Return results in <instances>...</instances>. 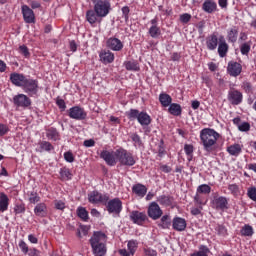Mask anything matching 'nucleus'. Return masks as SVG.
Wrapping results in <instances>:
<instances>
[{"label": "nucleus", "mask_w": 256, "mask_h": 256, "mask_svg": "<svg viewBox=\"0 0 256 256\" xmlns=\"http://www.w3.org/2000/svg\"><path fill=\"white\" fill-rule=\"evenodd\" d=\"M106 47L111 51H121L123 49V42L119 38L111 37L106 41Z\"/></svg>", "instance_id": "18"}, {"label": "nucleus", "mask_w": 256, "mask_h": 256, "mask_svg": "<svg viewBox=\"0 0 256 256\" xmlns=\"http://www.w3.org/2000/svg\"><path fill=\"white\" fill-rule=\"evenodd\" d=\"M23 19L26 23H35V12L27 5H22L21 7Z\"/></svg>", "instance_id": "17"}, {"label": "nucleus", "mask_w": 256, "mask_h": 256, "mask_svg": "<svg viewBox=\"0 0 256 256\" xmlns=\"http://www.w3.org/2000/svg\"><path fill=\"white\" fill-rule=\"evenodd\" d=\"M10 81L16 87H23L25 82L27 81V77H25V75L23 74L12 73L10 75Z\"/></svg>", "instance_id": "19"}, {"label": "nucleus", "mask_w": 256, "mask_h": 256, "mask_svg": "<svg viewBox=\"0 0 256 256\" xmlns=\"http://www.w3.org/2000/svg\"><path fill=\"white\" fill-rule=\"evenodd\" d=\"M19 49H20V53L26 58H29L31 56V53H29V48H27V46L22 45L19 47Z\"/></svg>", "instance_id": "56"}, {"label": "nucleus", "mask_w": 256, "mask_h": 256, "mask_svg": "<svg viewBox=\"0 0 256 256\" xmlns=\"http://www.w3.org/2000/svg\"><path fill=\"white\" fill-rule=\"evenodd\" d=\"M128 251L131 255H135V251H137L138 243L136 240H130L127 244Z\"/></svg>", "instance_id": "44"}, {"label": "nucleus", "mask_w": 256, "mask_h": 256, "mask_svg": "<svg viewBox=\"0 0 256 256\" xmlns=\"http://www.w3.org/2000/svg\"><path fill=\"white\" fill-rule=\"evenodd\" d=\"M117 161L120 163V165H124L126 167H133V165L137 163L133 153L125 150L124 148L117 149Z\"/></svg>", "instance_id": "3"}, {"label": "nucleus", "mask_w": 256, "mask_h": 256, "mask_svg": "<svg viewBox=\"0 0 256 256\" xmlns=\"http://www.w3.org/2000/svg\"><path fill=\"white\" fill-rule=\"evenodd\" d=\"M55 207L56 209L63 211V209H65V202L61 200L55 201Z\"/></svg>", "instance_id": "63"}, {"label": "nucleus", "mask_w": 256, "mask_h": 256, "mask_svg": "<svg viewBox=\"0 0 256 256\" xmlns=\"http://www.w3.org/2000/svg\"><path fill=\"white\" fill-rule=\"evenodd\" d=\"M18 246L21 249L22 253H24V255H27V253H29V246L25 241L20 240Z\"/></svg>", "instance_id": "51"}, {"label": "nucleus", "mask_w": 256, "mask_h": 256, "mask_svg": "<svg viewBox=\"0 0 256 256\" xmlns=\"http://www.w3.org/2000/svg\"><path fill=\"white\" fill-rule=\"evenodd\" d=\"M68 116L70 119H75V121H85L87 119V111L81 106H74L68 110Z\"/></svg>", "instance_id": "8"}, {"label": "nucleus", "mask_w": 256, "mask_h": 256, "mask_svg": "<svg viewBox=\"0 0 256 256\" xmlns=\"http://www.w3.org/2000/svg\"><path fill=\"white\" fill-rule=\"evenodd\" d=\"M137 121L142 127H147V126L151 125V116H149V114H147V112L142 111V112H140Z\"/></svg>", "instance_id": "27"}, {"label": "nucleus", "mask_w": 256, "mask_h": 256, "mask_svg": "<svg viewBox=\"0 0 256 256\" xmlns=\"http://www.w3.org/2000/svg\"><path fill=\"white\" fill-rule=\"evenodd\" d=\"M158 203L160 205H164L165 207H169L173 204V197L171 196H166V195H161L157 198Z\"/></svg>", "instance_id": "33"}, {"label": "nucleus", "mask_w": 256, "mask_h": 256, "mask_svg": "<svg viewBox=\"0 0 256 256\" xmlns=\"http://www.w3.org/2000/svg\"><path fill=\"white\" fill-rule=\"evenodd\" d=\"M130 138L134 143V147H143V140H141V136L137 133H133Z\"/></svg>", "instance_id": "42"}, {"label": "nucleus", "mask_w": 256, "mask_h": 256, "mask_svg": "<svg viewBox=\"0 0 256 256\" xmlns=\"http://www.w3.org/2000/svg\"><path fill=\"white\" fill-rule=\"evenodd\" d=\"M77 215L82 221H89V212L84 207L77 208Z\"/></svg>", "instance_id": "37"}, {"label": "nucleus", "mask_w": 256, "mask_h": 256, "mask_svg": "<svg viewBox=\"0 0 256 256\" xmlns=\"http://www.w3.org/2000/svg\"><path fill=\"white\" fill-rule=\"evenodd\" d=\"M94 256L107 255V235L103 232H94L89 239Z\"/></svg>", "instance_id": "2"}, {"label": "nucleus", "mask_w": 256, "mask_h": 256, "mask_svg": "<svg viewBox=\"0 0 256 256\" xmlns=\"http://www.w3.org/2000/svg\"><path fill=\"white\" fill-rule=\"evenodd\" d=\"M24 93H27L29 97H39V81L35 79H27L22 87Z\"/></svg>", "instance_id": "5"}, {"label": "nucleus", "mask_w": 256, "mask_h": 256, "mask_svg": "<svg viewBox=\"0 0 256 256\" xmlns=\"http://www.w3.org/2000/svg\"><path fill=\"white\" fill-rule=\"evenodd\" d=\"M99 57H100V61H102L104 65L113 63V61H115V54H113V52L109 50L108 51L103 50L102 52H100Z\"/></svg>", "instance_id": "22"}, {"label": "nucleus", "mask_w": 256, "mask_h": 256, "mask_svg": "<svg viewBox=\"0 0 256 256\" xmlns=\"http://www.w3.org/2000/svg\"><path fill=\"white\" fill-rule=\"evenodd\" d=\"M46 137L51 141H59V132L56 128H50L46 132Z\"/></svg>", "instance_id": "35"}, {"label": "nucleus", "mask_w": 256, "mask_h": 256, "mask_svg": "<svg viewBox=\"0 0 256 256\" xmlns=\"http://www.w3.org/2000/svg\"><path fill=\"white\" fill-rule=\"evenodd\" d=\"M130 219L136 225H143V223H145V221H149V217L147 216V213L139 212L137 210H133L130 213Z\"/></svg>", "instance_id": "15"}, {"label": "nucleus", "mask_w": 256, "mask_h": 256, "mask_svg": "<svg viewBox=\"0 0 256 256\" xmlns=\"http://www.w3.org/2000/svg\"><path fill=\"white\" fill-rule=\"evenodd\" d=\"M140 114L141 112H139L137 109H130L128 112H126V116L130 121H135V119L138 120Z\"/></svg>", "instance_id": "40"}, {"label": "nucleus", "mask_w": 256, "mask_h": 256, "mask_svg": "<svg viewBox=\"0 0 256 256\" xmlns=\"http://www.w3.org/2000/svg\"><path fill=\"white\" fill-rule=\"evenodd\" d=\"M64 159L67 161V163H73V161H75V157L73 156L72 152H65Z\"/></svg>", "instance_id": "57"}, {"label": "nucleus", "mask_w": 256, "mask_h": 256, "mask_svg": "<svg viewBox=\"0 0 256 256\" xmlns=\"http://www.w3.org/2000/svg\"><path fill=\"white\" fill-rule=\"evenodd\" d=\"M228 101L231 105H241L243 103V93L235 88H230L228 91Z\"/></svg>", "instance_id": "12"}, {"label": "nucleus", "mask_w": 256, "mask_h": 256, "mask_svg": "<svg viewBox=\"0 0 256 256\" xmlns=\"http://www.w3.org/2000/svg\"><path fill=\"white\" fill-rule=\"evenodd\" d=\"M168 112L170 115H174V117H179V115L182 113L181 105L172 103L168 108Z\"/></svg>", "instance_id": "32"}, {"label": "nucleus", "mask_w": 256, "mask_h": 256, "mask_svg": "<svg viewBox=\"0 0 256 256\" xmlns=\"http://www.w3.org/2000/svg\"><path fill=\"white\" fill-rule=\"evenodd\" d=\"M243 71V66L239 62L230 61L228 63L227 72L231 77H239Z\"/></svg>", "instance_id": "16"}, {"label": "nucleus", "mask_w": 256, "mask_h": 256, "mask_svg": "<svg viewBox=\"0 0 256 256\" xmlns=\"http://www.w3.org/2000/svg\"><path fill=\"white\" fill-rule=\"evenodd\" d=\"M100 158L105 161L107 165L110 167H115L117 165V150L116 151H109V150H103L100 153Z\"/></svg>", "instance_id": "9"}, {"label": "nucleus", "mask_w": 256, "mask_h": 256, "mask_svg": "<svg viewBox=\"0 0 256 256\" xmlns=\"http://www.w3.org/2000/svg\"><path fill=\"white\" fill-rule=\"evenodd\" d=\"M144 256H157V251L153 249H145Z\"/></svg>", "instance_id": "64"}, {"label": "nucleus", "mask_w": 256, "mask_h": 256, "mask_svg": "<svg viewBox=\"0 0 256 256\" xmlns=\"http://www.w3.org/2000/svg\"><path fill=\"white\" fill-rule=\"evenodd\" d=\"M132 193H134V195H137V197H145V195H147V186L138 183L132 186Z\"/></svg>", "instance_id": "24"}, {"label": "nucleus", "mask_w": 256, "mask_h": 256, "mask_svg": "<svg viewBox=\"0 0 256 256\" xmlns=\"http://www.w3.org/2000/svg\"><path fill=\"white\" fill-rule=\"evenodd\" d=\"M34 213L37 217H47V204H37L34 208Z\"/></svg>", "instance_id": "29"}, {"label": "nucleus", "mask_w": 256, "mask_h": 256, "mask_svg": "<svg viewBox=\"0 0 256 256\" xmlns=\"http://www.w3.org/2000/svg\"><path fill=\"white\" fill-rule=\"evenodd\" d=\"M125 67L127 71H139V65L135 61L125 62Z\"/></svg>", "instance_id": "43"}, {"label": "nucleus", "mask_w": 256, "mask_h": 256, "mask_svg": "<svg viewBox=\"0 0 256 256\" xmlns=\"http://www.w3.org/2000/svg\"><path fill=\"white\" fill-rule=\"evenodd\" d=\"M40 148L42 149V151H53V145L51 144V142L48 141H42L40 143Z\"/></svg>", "instance_id": "48"}, {"label": "nucleus", "mask_w": 256, "mask_h": 256, "mask_svg": "<svg viewBox=\"0 0 256 256\" xmlns=\"http://www.w3.org/2000/svg\"><path fill=\"white\" fill-rule=\"evenodd\" d=\"M39 250L37 248H28L27 255L28 256H39Z\"/></svg>", "instance_id": "62"}, {"label": "nucleus", "mask_w": 256, "mask_h": 256, "mask_svg": "<svg viewBox=\"0 0 256 256\" xmlns=\"http://www.w3.org/2000/svg\"><path fill=\"white\" fill-rule=\"evenodd\" d=\"M93 9L97 11L102 17H107L112 11L110 0H91Z\"/></svg>", "instance_id": "4"}, {"label": "nucleus", "mask_w": 256, "mask_h": 256, "mask_svg": "<svg viewBox=\"0 0 256 256\" xmlns=\"http://www.w3.org/2000/svg\"><path fill=\"white\" fill-rule=\"evenodd\" d=\"M219 45H218V55L219 57H227V53L229 51V45L227 44V42L225 41V38L223 36H221L219 38Z\"/></svg>", "instance_id": "23"}, {"label": "nucleus", "mask_w": 256, "mask_h": 256, "mask_svg": "<svg viewBox=\"0 0 256 256\" xmlns=\"http://www.w3.org/2000/svg\"><path fill=\"white\" fill-rule=\"evenodd\" d=\"M180 21L184 25H187V23H189V21H191V14L184 13V14L180 15Z\"/></svg>", "instance_id": "53"}, {"label": "nucleus", "mask_w": 256, "mask_h": 256, "mask_svg": "<svg viewBox=\"0 0 256 256\" xmlns=\"http://www.w3.org/2000/svg\"><path fill=\"white\" fill-rule=\"evenodd\" d=\"M56 104L58 105L59 109H61V111H65V109H67V104H65V100L63 99H57Z\"/></svg>", "instance_id": "60"}, {"label": "nucleus", "mask_w": 256, "mask_h": 256, "mask_svg": "<svg viewBox=\"0 0 256 256\" xmlns=\"http://www.w3.org/2000/svg\"><path fill=\"white\" fill-rule=\"evenodd\" d=\"M104 17L95 8L86 11V20L90 25L94 26L96 23H101Z\"/></svg>", "instance_id": "14"}, {"label": "nucleus", "mask_w": 256, "mask_h": 256, "mask_svg": "<svg viewBox=\"0 0 256 256\" xmlns=\"http://www.w3.org/2000/svg\"><path fill=\"white\" fill-rule=\"evenodd\" d=\"M221 135L211 128H204L200 131L201 145L206 153H213L217 149V140Z\"/></svg>", "instance_id": "1"}, {"label": "nucleus", "mask_w": 256, "mask_h": 256, "mask_svg": "<svg viewBox=\"0 0 256 256\" xmlns=\"http://www.w3.org/2000/svg\"><path fill=\"white\" fill-rule=\"evenodd\" d=\"M212 207L217 209V211H225L229 209V200L225 196H214Z\"/></svg>", "instance_id": "10"}, {"label": "nucleus", "mask_w": 256, "mask_h": 256, "mask_svg": "<svg viewBox=\"0 0 256 256\" xmlns=\"http://www.w3.org/2000/svg\"><path fill=\"white\" fill-rule=\"evenodd\" d=\"M228 189L232 193V195H237V193H239V186H237V184H230L228 186Z\"/></svg>", "instance_id": "59"}, {"label": "nucleus", "mask_w": 256, "mask_h": 256, "mask_svg": "<svg viewBox=\"0 0 256 256\" xmlns=\"http://www.w3.org/2000/svg\"><path fill=\"white\" fill-rule=\"evenodd\" d=\"M148 33L150 37H152V39H157V37L161 35V28H159L158 26H151Z\"/></svg>", "instance_id": "41"}, {"label": "nucleus", "mask_w": 256, "mask_h": 256, "mask_svg": "<svg viewBox=\"0 0 256 256\" xmlns=\"http://www.w3.org/2000/svg\"><path fill=\"white\" fill-rule=\"evenodd\" d=\"M60 176L62 179H64L65 181H69L72 179L73 174L71 173V170H69L68 168H61L60 169Z\"/></svg>", "instance_id": "39"}, {"label": "nucleus", "mask_w": 256, "mask_h": 256, "mask_svg": "<svg viewBox=\"0 0 256 256\" xmlns=\"http://www.w3.org/2000/svg\"><path fill=\"white\" fill-rule=\"evenodd\" d=\"M26 208H25V204H16L14 207V213L16 215H21V213H25Z\"/></svg>", "instance_id": "49"}, {"label": "nucleus", "mask_w": 256, "mask_h": 256, "mask_svg": "<svg viewBox=\"0 0 256 256\" xmlns=\"http://www.w3.org/2000/svg\"><path fill=\"white\" fill-rule=\"evenodd\" d=\"M238 129L242 132H247V131H250L251 129V124H249V122H242Z\"/></svg>", "instance_id": "55"}, {"label": "nucleus", "mask_w": 256, "mask_h": 256, "mask_svg": "<svg viewBox=\"0 0 256 256\" xmlns=\"http://www.w3.org/2000/svg\"><path fill=\"white\" fill-rule=\"evenodd\" d=\"M202 9L205 13H215L217 11V3L213 0H205Z\"/></svg>", "instance_id": "26"}, {"label": "nucleus", "mask_w": 256, "mask_h": 256, "mask_svg": "<svg viewBox=\"0 0 256 256\" xmlns=\"http://www.w3.org/2000/svg\"><path fill=\"white\" fill-rule=\"evenodd\" d=\"M242 89H244L245 93H252L253 86L251 85V82H243L242 83Z\"/></svg>", "instance_id": "54"}, {"label": "nucleus", "mask_w": 256, "mask_h": 256, "mask_svg": "<svg viewBox=\"0 0 256 256\" xmlns=\"http://www.w3.org/2000/svg\"><path fill=\"white\" fill-rule=\"evenodd\" d=\"M247 195H248L249 199H251L252 201H255V203H256V188L255 187L249 188L247 191Z\"/></svg>", "instance_id": "52"}, {"label": "nucleus", "mask_w": 256, "mask_h": 256, "mask_svg": "<svg viewBox=\"0 0 256 256\" xmlns=\"http://www.w3.org/2000/svg\"><path fill=\"white\" fill-rule=\"evenodd\" d=\"M240 233L243 237H253V227H251L249 224H246L240 230Z\"/></svg>", "instance_id": "38"}, {"label": "nucleus", "mask_w": 256, "mask_h": 256, "mask_svg": "<svg viewBox=\"0 0 256 256\" xmlns=\"http://www.w3.org/2000/svg\"><path fill=\"white\" fill-rule=\"evenodd\" d=\"M198 193H204L205 195H208L211 193V186L207 184H202L197 188Z\"/></svg>", "instance_id": "45"}, {"label": "nucleus", "mask_w": 256, "mask_h": 256, "mask_svg": "<svg viewBox=\"0 0 256 256\" xmlns=\"http://www.w3.org/2000/svg\"><path fill=\"white\" fill-rule=\"evenodd\" d=\"M174 231H185L187 229V221L181 217H175L172 221Z\"/></svg>", "instance_id": "20"}, {"label": "nucleus", "mask_w": 256, "mask_h": 256, "mask_svg": "<svg viewBox=\"0 0 256 256\" xmlns=\"http://www.w3.org/2000/svg\"><path fill=\"white\" fill-rule=\"evenodd\" d=\"M88 201L93 205H97L99 203H102V205H107V201H109V194H103L97 190H94L88 194Z\"/></svg>", "instance_id": "6"}, {"label": "nucleus", "mask_w": 256, "mask_h": 256, "mask_svg": "<svg viewBox=\"0 0 256 256\" xmlns=\"http://www.w3.org/2000/svg\"><path fill=\"white\" fill-rule=\"evenodd\" d=\"M159 101L162 107H169L173 103V98L167 93H161L159 95Z\"/></svg>", "instance_id": "30"}, {"label": "nucleus", "mask_w": 256, "mask_h": 256, "mask_svg": "<svg viewBox=\"0 0 256 256\" xmlns=\"http://www.w3.org/2000/svg\"><path fill=\"white\" fill-rule=\"evenodd\" d=\"M209 253H211L209 247H207L206 245H200L199 250L192 253L190 256H209Z\"/></svg>", "instance_id": "34"}, {"label": "nucleus", "mask_w": 256, "mask_h": 256, "mask_svg": "<svg viewBox=\"0 0 256 256\" xmlns=\"http://www.w3.org/2000/svg\"><path fill=\"white\" fill-rule=\"evenodd\" d=\"M162 215L163 210H161L159 204H157V202L150 203L148 207V217H150V219H153L154 221H157V219H161Z\"/></svg>", "instance_id": "13"}, {"label": "nucleus", "mask_w": 256, "mask_h": 256, "mask_svg": "<svg viewBox=\"0 0 256 256\" xmlns=\"http://www.w3.org/2000/svg\"><path fill=\"white\" fill-rule=\"evenodd\" d=\"M184 151L188 157H191L193 155V145L185 144Z\"/></svg>", "instance_id": "58"}, {"label": "nucleus", "mask_w": 256, "mask_h": 256, "mask_svg": "<svg viewBox=\"0 0 256 256\" xmlns=\"http://www.w3.org/2000/svg\"><path fill=\"white\" fill-rule=\"evenodd\" d=\"M215 231L217 235H221L222 237H225V235H227V228L224 225H221V224L216 225Z\"/></svg>", "instance_id": "46"}, {"label": "nucleus", "mask_w": 256, "mask_h": 256, "mask_svg": "<svg viewBox=\"0 0 256 256\" xmlns=\"http://www.w3.org/2000/svg\"><path fill=\"white\" fill-rule=\"evenodd\" d=\"M105 205L110 214L119 215L123 211V202L119 198L108 200Z\"/></svg>", "instance_id": "7"}, {"label": "nucleus", "mask_w": 256, "mask_h": 256, "mask_svg": "<svg viewBox=\"0 0 256 256\" xmlns=\"http://www.w3.org/2000/svg\"><path fill=\"white\" fill-rule=\"evenodd\" d=\"M31 103V99L25 94H18L13 97V104L15 107L27 109L28 107H31Z\"/></svg>", "instance_id": "11"}, {"label": "nucleus", "mask_w": 256, "mask_h": 256, "mask_svg": "<svg viewBox=\"0 0 256 256\" xmlns=\"http://www.w3.org/2000/svg\"><path fill=\"white\" fill-rule=\"evenodd\" d=\"M129 11H130L129 6L122 7V13L125 21H129Z\"/></svg>", "instance_id": "61"}, {"label": "nucleus", "mask_w": 256, "mask_h": 256, "mask_svg": "<svg viewBox=\"0 0 256 256\" xmlns=\"http://www.w3.org/2000/svg\"><path fill=\"white\" fill-rule=\"evenodd\" d=\"M217 45H219V38L217 37V34H211L206 39V47L209 49V51H215L217 49Z\"/></svg>", "instance_id": "21"}, {"label": "nucleus", "mask_w": 256, "mask_h": 256, "mask_svg": "<svg viewBox=\"0 0 256 256\" xmlns=\"http://www.w3.org/2000/svg\"><path fill=\"white\" fill-rule=\"evenodd\" d=\"M9 209V197L5 192L0 193V213H5Z\"/></svg>", "instance_id": "28"}, {"label": "nucleus", "mask_w": 256, "mask_h": 256, "mask_svg": "<svg viewBox=\"0 0 256 256\" xmlns=\"http://www.w3.org/2000/svg\"><path fill=\"white\" fill-rule=\"evenodd\" d=\"M240 51L243 55H249V51H251V44L249 43H243L240 46Z\"/></svg>", "instance_id": "50"}, {"label": "nucleus", "mask_w": 256, "mask_h": 256, "mask_svg": "<svg viewBox=\"0 0 256 256\" xmlns=\"http://www.w3.org/2000/svg\"><path fill=\"white\" fill-rule=\"evenodd\" d=\"M242 151L243 148L239 144H234L227 148V152L229 153V155H232L233 157H239Z\"/></svg>", "instance_id": "31"}, {"label": "nucleus", "mask_w": 256, "mask_h": 256, "mask_svg": "<svg viewBox=\"0 0 256 256\" xmlns=\"http://www.w3.org/2000/svg\"><path fill=\"white\" fill-rule=\"evenodd\" d=\"M239 37V28L234 26L227 31V39L229 43H237Z\"/></svg>", "instance_id": "25"}, {"label": "nucleus", "mask_w": 256, "mask_h": 256, "mask_svg": "<svg viewBox=\"0 0 256 256\" xmlns=\"http://www.w3.org/2000/svg\"><path fill=\"white\" fill-rule=\"evenodd\" d=\"M29 201L30 203H39L41 201V197H39V194H37V192L32 191L29 195Z\"/></svg>", "instance_id": "47"}, {"label": "nucleus", "mask_w": 256, "mask_h": 256, "mask_svg": "<svg viewBox=\"0 0 256 256\" xmlns=\"http://www.w3.org/2000/svg\"><path fill=\"white\" fill-rule=\"evenodd\" d=\"M159 227H162V229H169L171 227V217L169 215L162 216Z\"/></svg>", "instance_id": "36"}]
</instances>
